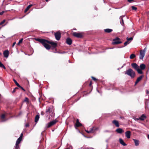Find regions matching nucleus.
I'll list each match as a JSON object with an SVG mask.
<instances>
[{
    "instance_id": "obj_1",
    "label": "nucleus",
    "mask_w": 149,
    "mask_h": 149,
    "mask_svg": "<svg viewBox=\"0 0 149 149\" xmlns=\"http://www.w3.org/2000/svg\"><path fill=\"white\" fill-rule=\"evenodd\" d=\"M36 40L41 43L48 50L50 49V46L47 44V42H48V40L42 39H37Z\"/></svg>"
},
{
    "instance_id": "obj_2",
    "label": "nucleus",
    "mask_w": 149,
    "mask_h": 149,
    "mask_svg": "<svg viewBox=\"0 0 149 149\" xmlns=\"http://www.w3.org/2000/svg\"><path fill=\"white\" fill-rule=\"evenodd\" d=\"M125 74L130 77L131 78H134L135 76V72L132 69L130 68L127 70Z\"/></svg>"
},
{
    "instance_id": "obj_3",
    "label": "nucleus",
    "mask_w": 149,
    "mask_h": 149,
    "mask_svg": "<svg viewBox=\"0 0 149 149\" xmlns=\"http://www.w3.org/2000/svg\"><path fill=\"white\" fill-rule=\"evenodd\" d=\"M146 50V48H145L143 50H141L140 52L139 58L143 59L145 56V52Z\"/></svg>"
},
{
    "instance_id": "obj_4",
    "label": "nucleus",
    "mask_w": 149,
    "mask_h": 149,
    "mask_svg": "<svg viewBox=\"0 0 149 149\" xmlns=\"http://www.w3.org/2000/svg\"><path fill=\"white\" fill-rule=\"evenodd\" d=\"M121 43V42L120 41V39L117 37L113 39L112 44L113 45H116Z\"/></svg>"
},
{
    "instance_id": "obj_5",
    "label": "nucleus",
    "mask_w": 149,
    "mask_h": 149,
    "mask_svg": "<svg viewBox=\"0 0 149 149\" xmlns=\"http://www.w3.org/2000/svg\"><path fill=\"white\" fill-rule=\"evenodd\" d=\"M72 35L78 38H81L83 36L81 33L77 32H74Z\"/></svg>"
},
{
    "instance_id": "obj_6",
    "label": "nucleus",
    "mask_w": 149,
    "mask_h": 149,
    "mask_svg": "<svg viewBox=\"0 0 149 149\" xmlns=\"http://www.w3.org/2000/svg\"><path fill=\"white\" fill-rule=\"evenodd\" d=\"M54 35L56 39L57 40H59L61 37V33L59 31H58Z\"/></svg>"
},
{
    "instance_id": "obj_7",
    "label": "nucleus",
    "mask_w": 149,
    "mask_h": 149,
    "mask_svg": "<svg viewBox=\"0 0 149 149\" xmlns=\"http://www.w3.org/2000/svg\"><path fill=\"white\" fill-rule=\"evenodd\" d=\"M56 122L57 121L56 120H53L52 121L50 122L47 124V128H49L50 127L52 126L55 124Z\"/></svg>"
},
{
    "instance_id": "obj_8",
    "label": "nucleus",
    "mask_w": 149,
    "mask_h": 149,
    "mask_svg": "<svg viewBox=\"0 0 149 149\" xmlns=\"http://www.w3.org/2000/svg\"><path fill=\"white\" fill-rule=\"evenodd\" d=\"M97 129L96 127H94L91 128L89 131L86 130H85V131L87 133L89 134L93 133Z\"/></svg>"
},
{
    "instance_id": "obj_9",
    "label": "nucleus",
    "mask_w": 149,
    "mask_h": 149,
    "mask_svg": "<svg viewBox=\"0 0 149 149\" xmlns=\"http://www.w3.org/2000/svg\"><path fill=\"white\" fill-rule=\"evenodd\" d=\"M9 52L8 50H6L3 52V54L4 57L7 58L9 56Z\"/></svg>"
},
{
    "instance_id": "obj_10",
    "label": "nucleus",
    "mask_w": 149,
    "mask_h": 149,
    "mask_svg": "<svg viewBox=\"0 0 149 149\" xmlns=\"http://www.w3.org/2000/svg\"><path fill=\"white\" fill-rule=\"evenodd\" d=\"M125 135L127 139H130V138L131 132L130 131H127L125 132Z\"/></svg>"
},
{
    "instance_id": "obj_11",
    "label": "nucleus",
    "mask_w": 149,
    "mask_h": 149,
    "mask_svg": "<svg viewBox=\"0 0 149 149\" xmlns=\"http://www.w3.org/2000/svg\"><path fill=\"white\" fill-rule=\"evenodd\" d=\"M112 123L114 124L116 127H119L118 122L116 120H113L112 121Z\"/></svg>"
},
{
    "instance_id": "obj_12",
    "label": "nucleus",
    "mask_w": 149,
    "mask_h": 149,
    "mask_svg": "<svg viewBox=\"0 0 149 149\" xmlns=\"http://www.w3.org/2000/svg\"><path fill=\"white\" fill-rule=\"evenodd\" d=\"M82 124L79 122V120L78 119H77L76 123L75 124V127H78L82 126Z\"/></svg>"
},
{
    "instance_id": "obj_13",
    "label": "nucleus",
    "mask_w": 149,
    "mask_h": 149,
    "mask_svg": "<svg viewBox=\"0 0 149 149\" xmlns=\"http://www.w3.org/2000/svg\"><path fill=\"white\" fill-rule=\"evenodd\" d=\"M132 67L135 70L137 69L139 67V66L135 63H133L131 64Z\"/></svg>"
},
{
    "instance_id": "obj_14",
    "label": "nucleus",
    "mask_w": 149,
    "mask_h": 149,
    "mask_svg": "<svg viewBox=\"0 0 149 149\" xmlns=\"http://www.w3.org/2000/svg\"><path fill=\"white\" fill-rule=\"evenodd\" d=\"M143 78L142 76H141L138 77L135 82V85H136L140 81H141Z\"/></svg>"
},
{
    "instance_id": "obj_15",
    "label": "nucleus",
    "mask_w": 149,
    "mask_h": 149,
    "mask_svg": "<svg viewBox=\"0 0 149 149\" xmlns=\"http://www.w3.org/2000/svg\"><path fill=\"white\" fill-rule=\"evenodd\" d=\"M66 43L69 45H71L72 43V40L71 39L68 38L66 39Z\"/></svg>"
},
{
    "instance_id": "obj_16",
    "label": "nucleus",
    "mask_w": 149,
    "mask_h": 149,
    "mask_svg": "<svg viewBox=\"0 0 149 149\" xmlns=\"http://www.w3.org/2000/svg\"><path fill=\"white\" fill-rule=\"evenodd\" d=\"M116 131L117 133L119 134H121L124 132V131L122 129L120 128L117 129L116 130Z\"/></svg>"
},
{
    "instance_id": "obj_17",
    "label": "nucleus",
    "mask_w": 149,
    "mask_h": 149,
    "mask_svg": "<svg viewBox=\"0 0 149 149\" xmlns=\"http://www.w3.org/2000/svg\"><path fill=\"white\" fill-rule=\"evenodd\" d=\"M119 142L123 146H126L127 145L125 143L123 140L121 138L119 139Z\"/></svg>"
},
{
    "instance_id": "obj_18",
    "label": "nucleus",
    "mask_w": 149,
    "mask_h": 149,
    "mask_svg": "<svg viewBox=\"0 0 149 149\" xmlns=\"http://www.w3.org/2000/svg\"><path fill=\"white\" fill-rule=\"evenodd\" d=\"M48 43L51 44L54 48L56 47L57 45L56 43L54 42H50L48 41V42H47V44H48Z\"/></svg>"
},
{
    "instance_id": "obj_19",
    "label": "nucleus",
    "mask_w": 149,
    "mask_h": 149,
    "mask_svg": "<svg viewBox=\"0 0 149 149\" xmlns=\"http://www.w3.org/2000/svg\"><path fill=\"white\" fill-rule=\"evenodd\" d=\"M146 118V116L144 114H142L141 116L139 118L140 120H143Z\"/></svg>"
},
{
    "instance_id": "obj_20",
    "label": "nucleus",
    "mask_w": 149,
    "mask_h": 149,
    "mask_svg": "<svg viewBox=\"0 0 149 149\" xmlns=\"http://www.w3.org/2000/svg\"><path fill=\"white\" fill-rule=\"evenodd\" d=\"M140 68L142 70H144L146 68V65L143 64H141L140 65Z\"/></svg>"
},
{
    "instance_id": "obj_21",
    "label": "nucleus",
    "mask_w": 149,
    "mask_h": 149,
    "mask_svg": "<svg viewBox=\"0 0 149 149\" xmlns=\"http://www.w3.org/2000/svg\"><path fill=\"white\" fill-rule=\"evenodd\" d=\"M39 118V115H37L35 117V123H37Z\"/></svg>"
},
{
    "instance_id": "obj_22",
    "label": "nucleus",
    "mask_w": 149,
    "mask_h": 149,
    "mask_svg": "<svg viewBox=\"0 0 149 149\" xmlns=\"http://www.w3.org/2000/svg\"><path fill=\"white\" fill-rule=\"evenodd\" d=\"M113 30L111 29H105L104 31L105 32L109 33L112 31Z\"/></svg>"
},
{
    "instance_id": "obj_23",
    "label": "nucleus",
    "mask_w": 149,
    "mask_h": 149,
    "mask_svg": "<svg viewBox=\"0 0 149 149\" xmlns=\"http://www.w3.org/2000/svg\"><path fill=\"white\" fill-rule=\"evenodd\" d=\"M133 140L134 141L135 145L136 146H138L139 144V141L138 140L134 139Z\"/></svg>"
},
{
    "instance_id": "obj_24",
    "label": "nucleus",
    "mask_w": 149,
    "mask_h": 149,
    "mask_svg": "<svg viewBox=\"0 0 149 149\" xmlns=\"http://www.w3.org/2000/svg\"><path fill=\"white\" fill-rule=\"evenodd\" d=\"M22 140V139L19 138L16 141V144H19Z\"/></svg>"
},
{
    "instance_id": "obj_25",
    "label": "nucleus",
    "mask_w": 149,
    "mask_h": 149,
    "mask_svg": "<svg viewBox=\"0 0 149 149\" xmlns=\"http://www.w3.org/2000/svg\"><path fill=\"white\" fill-rule=\"evenodd\" d=\"M5 115L4 114H2L1 115V118L2 119L3 121H6L5 119Z\"/></svg>"
},
{
    "instance_id": "obj_26",
    "label": "nucleus",
    "mask_w": 149,
    "mask_h": 149,
    "mask_svg": "<svg viewBox=\"0 0 149 149\" xmlns=\"http://www.w3.org/2000/svg\"><path fill=\"white\" fill-rule=\"evenodd\" d=\"M32 6V5H29L25 9L24 12H26L29 10V9L31 8V6Z\"/></svg>"
},
{
    "instance_id": "obj_27",
    "label": "nucleus",
    "mask_w": 149,
    "mask_h": 149,
    "mask_svg": "<svg viewBox=\"0 0 149 149\" xmlns=\"http://www.w3.org/2000/svg\"><path fill=\"white\" fill-rule=\"evenodd\" d=\"M140 74H142L143 73V72L142 71V70L141 69H140L139 68V67L136 70Z\"/></svg>"
},
{
    "instance_id": "obj_28",
    "label": "nucleus",
    "mask_w": 149,
    "mask_h": 149,
    "mask_svg": "<svg viewBox=\"0 0 149 149\" xmlns=\"http://www.w3.org/2000/svg\"><path fill=\"white\" fill-rule=\"evenodd\" d=\"M51 108L50 107H47L46 112L47 113H50L51 112Z\"/></svg>"
},
{
    "instance_id": "obj_29",
    "label": "nucleus",
    "mask_w": 149,
    "mask_h": 149,
    "mask_svg": "<svg viewBox=\"0 0 149 149\" xmlns=\"http://www.w3.org/2000/svg\"><path fill=\"white\" fill-rule=\"evenodd\" d=\"M13 80L17 86L18 87H21V86L17 82V81L15 79H13Z\"/></svg>"
},
{
    "instance_id": "obj_30",
    "label": "nucleus",
    "mask_w": 149,
    "mask_h": 149,
    "mask_svg": "<svg viewBox=\"0 0 149 149\" xmlns=\"http://www.w3.org/2000/svg\"><path fill=\"white\" fill-rule=\"evenodd\" d=\"M123 17H122V16H120V19H121V21H120V23L122 25H123L124 24V22H123Z\"/></svg>"
},
{
    "instance_id": "obj_31",
    "label": "nucleus",
    "mask_w": 149,
    "mask_h": 149,
    "mask_svg": "<svg viewBox=\"0 0 149 149\" xmlns=\"http://www.w3.org/2000/svg\"><path fill=\"white\" fill-rule=\"evenodd\" d=\"M135 56L136 55L135 54H132L130 55V59H132L134 58Z\"/></svg>"
},
{
    "instance_id": "obj_32",
    "label": "nucleus",
    "mask_w": 149,
    "mask_h": 149,
    "mask_svg": "<svg viewBox=\"0 0 149 149\" xmlns=\"http://www.w3.org/2000/svg\"><path fill=\"white\" fill-rule=\"evenodd\" d=\"M0 67L3 68L4 69H6V68L4 65L0 61Z\"/></svg>"
},
{
    "instance_id": "obj_33",
    "label": "nucleus",
    "mask_w": 149,
    "mask_h": 149,
    "mask_svg": "<svg viewBox=\"0 0 149 149\" xmlns=\"http://www.w3.org/2000/svg\"><path fill=\"white\" fill-rule=\"evenodd\" d=\"M23 102H29V99L27 97H25V99L23 101Z\"/></svg>"
},
{
    "instance_id": "obj_34",
    "label": "nucleus",
    "mask_w": 149,
    "mask_h": 149,
    "mask_svg": "<svg viewBox=\"0 0 149 149\" xmlns=\"http://www.w3.org/2000/svg\"><path fill=\"white\" fill-rule=\"evenodd\" d=\"M129 42H128V41L127 40L126 42H124V45H125V46H126L129 43Z\"/></svg>"
},
{
    "instance_id": "obj_35",
    "label": "nucleus",
    "mask_w": 149,
    "mask_h": 149,
    "mask_svg": "<svg viewBox=\"0 0 149 149\" xmlns=\"http://www.w3.org/2000/svg\"><path fill=\"white\" fill-rule=\"evenodd\" d=\"M133 37H130L129 38H128V37L127 38V40L129 41H131L133 40Z\"/></svg>"
},
{
    "instance_id": "obj_36",
    "label": "nucleus",
    "mask_w": 149,
    "mask_h": 149,
    "mask_svg": "<svg viewBox=\"0 0 149 149\" xmlns=\"http://www.w3.org/2000/svg\"><path fill=\"white\" fill-rule=\"evenodd\" d=\"M19 144H15V149H19Z\"/></svg>"
},
{
    "instance_id": "obj_37",
    "label": "nucleus",
    "mask_w": 149,
    "mask_h": 149,
    "mask_svg": "<svg viewBox=\"0 0 149 149\" xmlns=\"http://www.w3.org/2000/svg\"><path fill=\"white\" fill-rule=\"evenodd\" d=\"M6 20L5 19H4L0 23V25H2L5 22Z\"/></svg>"
},
{
    "instance_id": "obj_38",
    "label": "nucleus",
    "mask_w": 149,
    "mask_h": 149,
    "mask_svg": "<svg viewBox=\"0 0 149 149\" xmlns=\"http://www.w3.org/2000/svg\"><path fill=\"white\" fill-rule=\"evenodd\" d=\"M132 9L133 10H136L137 9V8L134 6H132Z\"/></svg>"
},
{
    "instance_id": "obj_39",
    "label": "nucleus",
    "mask_w": 149,
    "mask_h": 149,
    "mask_svg": "<svg viewBox=\"0 0 149 149\" xmlns=\"http://www.w3.org/2000/svg\"><path fill=\"white\" fill-rule=\"evenodd\" d=\"M23 39L22 38L21 39H20L19 41L18 42V44H20L21 43H22V41H23Z\"/></svg>"
},
{
    "instance_id": "obj_40",
    "label": "nucleus",
    "mask_w": 149,
    "mask_h": 149,
    "mask_svg": "<svg viewBox=\"0 0 149 149\" xmlns=\"http://www.w3.org/2000/svg\"><path fill=\"white\" fill-rule=\"evenodd\" d=\"M22 136H23V134L22 133H21V134H20V136H19V138H20L21 139H22Z\"/></svg>"
},
{
    "instance_id": "obj_41",
    "label": "nucleus",
    "mask_w": 149,
    "mask_h": 149,
    "mask_svg": "<svg viewBox=\"0 0 149 149\" xmlns=\"http://www.w3.org/2000/svg\"><path fill=\"white\" fill-rule=\"evenodd\" d=\"M91 78L94 81H95V80H97V79L96 78H95L93 77H92Z\"/></svg>"
},
{
    "instance_id": "obj_42",
    "label": "nucleus",
    "mask_w": 149,
    "mask_h": 149,
    "mask_svg": "<svg viewBox=\"0 0 149 149\" xmlns=\"http://www.w3.org/2000/svg\"><path fill=\"white\" fill-rule=\"evenodd\" d=\"M4 13V11H2L0 13V15H2L3 13Z\"/></svg>"
},
{
    "instance_id": "obj_43",
    "label": "nucleus",
    "mask_w": 149,
    "mask_h": 149,
    "mask_svg": "<svg viewBox=\"0 0 149 149\" xmlns=\"http://www.w3.org/2000/svg\"><path fill=\"white\" fill-rule=\"evenodd\" d=\"M29 126V124L28 123H27L25 125V127H28Z\"/></svg>"
},
{
    "instance_id": "obj_44",
    "label": "nucleus",
    "mask_w": 149,
    "mask_h": 149,
    "mask_svg": "<svg viewBox=\"0 0 149 149\" xmlns=\"http://www.w3.org/2000/svg\"><path fill=\"white\" fill-rule=\"evenodd\" d=\"M45 114V113L43 111H41V114L42 115H43Z\"/></svg>"
},
{
    "instance_id": "obj_45",
    "label": "nucleus",
    "mask_w": 149,
    "mask_h": 149,
    "mask_svg": "<svg viewBox=\"0 0 149 149\" xmlns=\"http://www.w3.org/2000/svg\"><path fill=\"white\" fill-rule=\"evenodd\" d=\"M18 88H15L14 90H13V91H12V93H14L15 92V89H17Z\"/></svg>"
},
{
    "instance_id": "obj_46",
    "label": "nucleus",
    "mask_w": 149,
    "mask_h": 149,
    "mask_svg": "<svg viewBox=\"0 0 149 149\" xmlns=\"http://www.w3.org/2000/svg\"><path fill=\"white\" fill-rule=\"evenodd\" d=\"M135 120H140V119H139V118H135Z\"/></svg>"
},
{
    "instance_id": "obj_47",
    "label": "nucleus",
    "mask_w": 149,
    "mask_h": 149,
    "mask_svg": "<svg viewBox=\"0 0 149 149\" xmlns=\"http://www.w3.org/2000/svg\"><path fill=\"white\" fill-rule=\"evenodd\" d=\"M146 93L147 94H149V91L148 90L146 91Z\"/></svg>"
},
{
    "instance_id": "obj_48",
    "label": "nucleus",
    "mask_w": 149,
    "mask_h": 149,
    "mask_svg": "<svg viewBox=\"0 0 149 149\" xmlns=\"http://www.w3.org/2000/svg\"><path fill=\"white\" fill-rule=\"evenodd\" d=\"M134 0H127L128 1L130 2H131L132 1H133Z\"/></svg>"
},
{
    "instance_id": "obj_49",
    "label": "nucleus",
    "mask_w": 149,
    "mask_h": 149,
    "mask_svg": "<svg viewBox=\"0 0 149 149\" xmlns=\"http://www.w3.org/2000/svg\"><path fill=\"white\" fill-rule=\"evenodd\" d=\"M19 87L20 88L22 89V90H23L25 91V90L21 86V87Z\"/></svg>"
},
{
    "instance_id": "obj_50",
    "label": "nucleus",
    "mask_w": 149,
    "mask_h": 149,
    "mask_svg": "<svg viewBox=\"0 0 149 149\" xmlns=\"http://www.w3.org/2000/svg\"><path fill=\"white\" fill-rule=\"evenodd\" d=\"M15 43H16L15 42H14L13 43V47L15 45Z\"/></svg>"
},
{
    "instance_id": "obj_51",
    "label": "nucleus",
    "mask_w": 149,
    "mask_h": 149,
    "mask_svg": "<svg viewBox=\"0 0 149 149\" xmlns=\"http://www.w3.org/2000/svg\"><path fill=\"white\" fill-rule=\"evenodd\" d=\"M147 137H148V139H149V134H148V135Z\"/></svg>"
},
{
    "instance_id": "obj_52",
    "label": "nucleus",
    "mask_w": 149,
    "mask_h": 149,
    "mask_svg": "<svg viewBox=\"0 0 149 149\" xmlns=\"http://www.w3.org/2000/svg\"><path fill=\"white\" fill-rule=\"evenodd\" d=\"M58 53H59L63 54V53H64V52H61H61H58Z\"/></svg>"
},
{
    "instance_id": "obj_53",
    "label": "nucleus",
    "mask_w": 149,
    "mask_h": 149,
    "mask_svg": "<svg viewBox=\"0 0 149 149\" xmlns=\"http://www.w3.org/2000/svg\"><path fill=\"white\" fill-rule=\"evenodd\" d=\"M146 97H148V98H149V96L148 95H146Z\"/></svg>"
},
{
    "instance_id": "obj_54",
    "label": "nucleus",
    "mask_w": 149,
    "mask_h": 149,
    "mask_svg": "<svg viewBox=\"0 0 149 149\" xmlns=\"http://www.w3.org/2000/svg\"><path fill=\"white\" fill-rule=\"evenodd\" d=\"M120 118H121V119H123V118H124L123 117H120Z\"/></svg>"
},
{
    "instance_id": "obj_55",
    "label": "nucleus",
    "mask_w": 149,
    "mask_h": 149,
    "mask_svg": "<svg viewBox=\"0 0 149 149\" xmlns=\"http://www.w3.org/2000/svg\"><path fill=\"white\" fill-rule=\"evenodd\" d=\"M2 53L1 52H0V55H1Z\"/></svg>"
},
{
    "instance_id": "obj_56",
    "label": "nucleus",
    "mask_w": 149,
    "mask_h": 149,
    "mask_svg": "<svg viewBox=\"0 0 149 149\" xmlns=\"http://www.w3.org/2000/svg\"><path fill=\"white\" fill-rule=\"evenodd\" d=\"M46 0V1L47 2V1H48V0Z\"/></svg>"
},
{
    "instance_id": "obj_57",
    "label": "nucleus",
    "mask_w": 149,
    "mask_h": 149,
    "mask_svg": "<svg viewBox=\"0 0 149 149\" xmlns=\"http://www.w3.org/2000/svg\"><path fill=\"white\" fill-rule=\"evenodd\" d=\"M91 83L90 84V85H91Z\"/></svg>"
}]
</instances>
